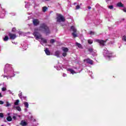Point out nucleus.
Masks as SVG:
<instances>
[{"label":"nucleus","instance_id":"nucleus-1","mask_svg":"<svg viewBox=\"0 0 126 126\" xmlns=\"http://www.w3.org/2000/svg\"><path fill=\"white\" fill-rule=\"evenodd\" d=\"M4 73H6L8 75H4V77H6L7 79L11 78V77H14L15 74H14V70L12 68V65L9 64H6L4 68Z\"/></svg>","mask_w":126,"mask_h":126},{"label":"nucleus","instance_id":"nucleus-2","mask_svg":"<svg viewBox=\"0 0 126 126\" xmlns=\"http://www.w3.org/2000/svg\"><path fill=\"white\" fill-rule=\"evenodd\" d=\"M39 29L40 31H42L43 33L46 34V35H49L51 34V30H50V28L47 26L46 23H43L40 25L39 27Z\"/></svg>","mask_w":126,"mask_h":126},{"label":"nucleus","instance_id":"nucleus-3","mask_svg":"<svg viewBox=\"0 0 126 126\" xmlns=\"http://www.w3.org/2000/svg\"><path fill=\"white\" fill-rule=\"evenodd\" d=\"M103 56L106 60L110 61L111 58H113V53L111 51H108L107 48H104L103 51Z\"/></svg>","mask_w":126,"mask_h":126},{"label":"nucleus","instance_id":"nucleus-4","mask_svg":"<svg viewBox=\"0 0 126 126\" xmlns=\"http://www.w3.org/2000/svg\"><path fill=\"white\" fill-rule=\"evenodd\" d=\"M57 22H63L65 21V19H64V17L63 16H62L61 14L57 13Z\"/></svg>","mask_w":126,"mask_h":126},{"label":"nucleus","instance_id":"nucleus-5","mask_svg":"<svg viewBox=\"0 0 126 126\" xmlns=\"http://www.w3.org/2000/svg\"><path fill=\"white\" fill-rule=\"evenodd\" d=\"M85 20L87 24H92L93 25V21L91 19V17H90V16L87 15L85 18Z\"/></svg>","mask_w":126,"mask_h":126},{"label":"nucleus","instance_id":"nucleus-6","mask_svg":"<svg viewBox=\"0 0 126 126\" xmlns=\"http://www.w3.org/2000/svg\"><path fill=\"white\" fill-rule=\"evenodd\" d=\"M4 16H5V10L1 8L0 4V18H4Z\"/></svg>","mask_w":126,"mask_h":126},{"label":"nucleus","instance_id":"nucleus-7","mask_svg":"<svg viewBox=\"0 0 126 126\" xmlns=\"http://www.w3.org/2000/svg\"><path fill=\"white\" fill-rule=\"evenodd\" d=\"M94 42L98 43L99 46H100L101 47L105 46V43H106V41L101 39H95Z\"/></svg>","mask_w":126,"mask_h":126},{"label":"nucleus","instance_id":"nucleus-8","mask_svg":"<svg viewBox=\"0 0 126 126\" xmlns=\"http://www.w3.org/2000/svg\"><path fill=\"white\" fill-rule=\"evenodd\" d=\"M33 36H34L36 40H38V39H41L42 38V35L38 32H34L33 33Z\"/></svg>","mask_w":126,"mask_h":126},{"label":"nucleus","instance_id":"nucleus-9","mask_svg":"<svg viewBox=\"0 0 126 126\" xmlns=\"http://www.w3.org/2000/svg\"><path fill=\"white\" fill-rule=\"evenodd\" d=\"M70 29L71 30H72V31L74 32H72V35L73 36V37L74 38H76V37H77V34H76V30L75 29V28H74V26H72L71 27H70Z\"/></svg>","mask_w":126,"mask_h":126},{"label":"nucleus","instance_id":"nucleus-10","mask_svg":"<svg viewBox=\"0 0 126 126\" xmlns=\"http://www.w3.org/2000/svg\"><path fill=\"white\" fill-rule=\"evenodd\" d=\"M21 46H22L20 47V48H21L22 51H26V50H27L28 48V46L25 42L23 43V44H21Z\"/></svg>","mask_w":126,"mask_h":126},{"label":"nucleus","instance_id":"nucleus-11","mask_svg":"<svg viewBox=\"0 0 126 126\" xmlns=\"http://www.w3.org/2000/svg\"><path fill=\"white\" fill-rule=\"evenodd\" d=\"M100 23H101V20L99 19H95L93 21V25H99Z\"/></svg>","mask_w":126,"mask_h":126},{"label":"nucleus","instance_id":"nucleus-12","mask_svg":"<svg viewBox=\"0 0 126 126\" xmlns=\"http://www.w3.org/2000/svg\"><path fill=\"white\" fill-rule=\"evenodd\" d=\"M48 43V41L47 40V39L43 38V37H41L40 38V44L41 45H44V44H47Z\"/></svg>","mask_w":126,"mask_h":126},{"label":"nucleus","instance_id":"nucleus-13","mask_svg":"<svg viewBox=\"0 0 126 126\" xmlns=\"http://www.w3.org/2000/svg\"><path fill=\"white\" fill-rule=\"evenodd\" d=\"M33 24L34 26H37V25H39L40 22L39 21V20L37 19H34L32 21Z\"/></svg>","mask_w":126,"mask_h":126},{"label":"nucleus","instance_id":"nucleus-14","mask_svg":"<svg viewBox=\"0 0 126 126\" xmlns=\"http://www.w3.org/2000/svg\"><path fill=\"white\" fill-rule=\"evenodd\" d=\"M84 62H86L87 63H89V64H93V61L90 60L89 58L85 59Z\"/></svg>","mask_w":126,"mask_h":126},{"label":"nucleus","instance_id":"nucleus-15","mask_svg":"<svg viewBox=\"0 0 126 126\" xmlns=\"http://www.w3.org/2000/svg\"><path fill=\"white\" fill-rule=\"evenodd\" d=\"M8 36L10 37V39H12V40H14L15 38H16V34H13L10 32L8 33Z\"/></svg>","mask_w":126,"mask_h":126},{"label":"nucleus","instance_id":"nucleus-16","mask_svg":"<svg viewBox=\"0 0 126 126\" xmlns=\"http://www.w3.org/2000/svg\"><path fill=\"white\" fill-rule=\"evenodd\" d=\"M55 68H56L57 70H61L63 68V65L59 64L57 65L54 66Z\"/></svg>","mask_w":126,"mask_h":126},{"label":"nucleus","instance_id":"nucleus-17","mask_svg":"<svg viewBox=\"0 0 126 126\" xmlns=\"http://www.w3.org/2000/svg\"><path fill=\"white\" fill-rule=\"evenodd\" d=\"M2 40L4 41V42H7V41L9 40V37H8V36L6 34L2 37Z\"/></svg>","mask_w":126,"mask_h":126},{"label":"nucleus","instance_id":"nucleus-18","mask_svg":"<svg viewBox=\"0 0 126 126\" xmlns=\"http://www.w3.org/2000/svg\"><path fill=\"white\" fill-rule=\"evenodd\" d=\"M44 51H45V54H46V55H47V56L51 55V51H50V50H49V49L48 48H45Z\"/></svg>","mask_w":126,"mask_h":126},{"label":"nucleus","instance_id":"nucleus-19","mask_svg":"<svg viewBox=\"0 0 126 126\" xmlns=\"http://www.w3.org/2000/svg\"><path fill=\"white\" fill-rule=\"evenodd\" d=\"M60 54H61V51H57L55 53V56H56V57L57 58H60L61 56H60Z\"/></svg>","mask_w":126,"mask_h":126},{"label":"nucleus","instance_id":"nucleus-20","mask_svg":"<svg viewBox=\"0 0 126 126\" xmlns=\"http://www.w3.org/2000/svg\"><path fill=\"white\" fill-rule=\"evenodd\" d=\"M88 51L91 53H92L93 54V53H96V51L94 50V49H93V48L92 47H90L88 49Z\"/></svg>","mask_w":126,"mask_h":126},{"label":"nucleus","instance_id":"nucleus-21","mask_svg":"<svg viewBox=\"0 0 126 126\" xmlns=\"http://www.w3.org/2000/svg\"><path fill=\"white\" fill-rule=\"evenodd\" d=\"M21 126H27V122H26V121H25L22 120L21 122Z\"/></svg>","mask_w":126,"mask_h":126},{"label":"nucleus","instance_id":"nucleus-22","mask_svg":"<svg viewBox=\"0 0 126 126\" xmlns=\"http://www.w3.org/2000/svg\"><path fill=\"white\" fill-rule=\"evenodd\" d=\"M62 51L64 52V53H67L68 52V48L64 47H62Z\"/></svg>","mask_w":126,"mask_h":126},{"label":"nucleus","instance_id":"nucleus-23","mask_svg":"<svg viewBox=\"0 0 126 126\" xmlns=\"http://www.w3.org/2000/svg\"><path fill=\"white\" fill-rule=\"evenodd\" d=\"M67 70V71H69V72H70L72 74H74V73H75V71H74L72 69L68 68Z\"/></svg>","mask_w":126,"mask_h":126},{"label":"nucleus","instance_id":"nucleus-24","mask_svg":"<svg viewBox=\"0 0 126 126\" xmlns=\"http://www.w3.org/2000/svg\"><path fill=\"white\" fill-rule=\"evenodd\" d=\"M117 6H118V7H124V4L122 3V2H119L117 3Z\"/></svg>","mask_w":126,"mask_h":126},{"label":"nucleus","instance_id":"nucleus-25","mask_svg":"<svg viewBox=\"0 0 126 126\" xmlns=\"http://www.w3.org/2000/svg\"><path fill=\"white\" fill-rule=\"evenodd\" d=\"M13 108H15L17 111H19V112H21V108H20V106H13Z\"/></svg>","mask_w":126,"mask_h":126},{"label":"nucleus","instance_id":"nucleus-26","mask_svg":"<svg viewBox=\"0 0 126 126\" xmlns=\"http://www.w3.org/2000/svg\"><path fill=\"white\" fill-rule=\"evenodd\" d=\"M24 105L25 107L27 108V109H28V108H29V104L28 103V102L25 101V102H24Z\"/></svg>","mask_w":126,"mask_h":126},{"label":"nucleus","instance_id":"nucleus-27","mask_svg":"<svg viewBox=\"0 0 126 126\" xmlns=\"http://www.w3.org/2000/svg\"><path fill=\"white\" fill-rule=\"evenodd\" d=\"M6 120L8 122H11V121H12V118H11V116H8L6 118Z\"/></svg>","mask_w":126,"mask_h":126},{"label":"nucleus","instance_id":"nucleus-28","mask_svg":"<svg viewBox=\"0 0 126 126\" xmlns=\"http://www.w3.org/2000/svg\"><path fill=\"white\" fill-rule=\"evenodd\" d=\"M47 10H48V7H47L46 6H44V7H42L43 12H46Z\"/></svg>","mask_w":126,"mask_h":126},{"label":"nucleus","instance_id":"nucleus-29","mask_svg":"<svg viewBox=\"0 0 126 126\" xmlns=\"http://www.w3.org/2000/svg\"><path fill=\"white\" fill-rule=\"evenodd\" d=\"M18 104H19V99H17L14 103V105H15V106H18Z\"/></svg>","mask_w":126,"mask_h":126},{"label":"nucleus","instance_id":"nucleus-30","mask_svg":"<svg viewBox=\"0 0 126 126\" xmlns=\"http://www.w3.org/2000/svg\"><path fill=\"white\" fill-rule=\"evenodd\" d=\"M91 3H92V1L91 0H88L86 2L87 5H91Z\"/></svg>","mask_w":126,"mask_h":126},{"label":"nucleus","instance_id":"nucleus-31","mask_svg":"<svg viewBox=\"0 0 126 126\" xmlns=\"http://www.w3.org/2000/svg\"><path fill=\"white\" fill-rule=\"evenodd\" d=\"M4 106H5V107H11V104L7 101L6 104H4Z\"/></svg>","mask_w":126,"mask_h":126},{"label":"nucleus","instance_id":"nucleus-32","mask_svg":"<svg viewBox=\"0 0 126 126\" xmlns=\"http://www.w3.org/2000/svg\"><path fill=\"white\" fill-rule=\"evenodd\" d=\"M122 41L126 42V34L122 36Z\"/></svg>","mask_w":126,"mask_h":126},{"label":"nucleus","instance_id":"nucleus-33","mask_svg":"<svg viewBox=\"0 0 126 126\" xmlns=\"http://www.w3.org/2000/svg\"><path fill=\"white\" fill-rule=\"evenodd\" d=\"M88 44H93V40L92 39H89L88 41Z\"/></svg>","mask_w":126,"mask_h":126},{"label":"nucleus","instance_id":"nucleus-34","mask_svg":"<svg viewBox=\"0 0 126 126\" xmlns=\"http://www.w3.org/2000/svg\"><path fill=\"white\" fill-rule=\"evenodd\" d=\"M95 7H96V8H98V9L102 8V7L101 6H100V5L99 4H96L95 5Z\"/></svg>","mask_w":126,"mask_h":126},{"label":"nucleus","instance_id":"nucleus-35","mask_svg":"<svg viewBox=\"0 0 126 126\" xmlns=\"http://www.w3.org/2000/svg\"><path fill=\"white\" fill-rule=\"evenodd\" d=\"M55 42H56V40L54 39H51L50 40V43L51 44H54V43H55Z\"/></svg>","mask_w":126,"mask_h":126},{"label":"nucleus","instance_id":"nucleus-36","mask_svg":"<svg viewBox=\"0 0 126 126\" xmlns=\"http://www.w3.org/2000/svg\"><path fill=\"white\" fill-rule=\"evenodd\" d=\"M108 7L109 9H114V6L113 5L108 6Z\"/></svg>","mask_w":126,"mask_h":126},{"label":"nucleus","instance_id":"nucleus-37","mask_svg":"<svg viewBox=\"0 0 126 126\" xmlns=\"http://www.w3.org/2000/svg\"><path fill=\"white\" fill-rule=\"evenodd\" d=\"M89 34L90 35H94L95 32L93 31H90Z\"/></svg>","mask_w":126,"mask_h":126},{"label":"nucleus","instance_id":"nucleus-38","mask_svg":"<svg viewBox=\"0 0 126 126\" xmlns=\"http://www.w3.org/2000/svg\"><path fill=\"white\" fill-rule=\"evenodd\" d=\"M67 55V54L66 53V52H64L62 54V56L63 57H66Z\"/></svg>","mask_w":126,"mask_h":126},{"label":"nucleus","instance_id":"nucleus-39","mask_svg":"<svg viewBox=\"0 0 126 126\" xmlns=\"http://www.w3.org/2000/svg\"><path fill=\"white\" fill-rule=\"evenodd\" d=\"M113 29H114V27H113V26L108 27V29L110 31H112V30Z\"/></svg>","mask_w":126,"mask_h":126},{"label":"nucleus","instance_id":"nucleus-40","mask_svg":"<svg viewBox=\"0 0 126 126\" xmlns=\"http://www.w3.org/2000/svg\"><path fill=\"white\" fill-rule=\"evenodd\" d=\"M18 96L21 99L22 98V93L19 94Z\"/></svg>","mask_w":126,"mask_h":126},{"label":"nucleus","instance_id":"nucleus-41","mask_svg":"<svg viewBox=\"0 0 126 126\" xmlns=\"http://www.w3.org/2000/svg\"><path fill=\"white\" fill-rule=\"evenodd\" d=\"M12 32H16V28H13L12 29Z\"/></svg>","mask_w":126,"mask_h":126},{"label":"nucleus","instance_id":"nucleus-42","mask_svg":"<svg viewBox=\"0 0 126 126\" xmlns=\"http://www.w3.org/2000/svg\"><path fill=\"white\" fill-rule=\"evenodd\" d=\"M18 34H19V35H23V32H21L20 31H19L18 32Z\"/></svg>","mask_w":126,"mask_h":126},{"label":"nucleus","instance_id":"nucleus-43","mask_svg":"<svg viewBox=\"0 0 126 126\" xmlns=\"http://www.w3.org/2000/svg\"><path fill=\"white\" fill-rule=\"evenodd\" d=\"M89 71V75L90 76H91V77L92 78H93V77H92V72H90V71Z\"/></svg>","mask_w":126,"mask_h":126},{"label":"nucleus","instance_id":"nucleus-44","mask_svg":"<svg viewBox=\"0 0 126 126\" xmlns=\"http://www.w3.org/2000/svg\"><path fill=\"white\" fill-rule=\"evenodd\" d=\"M1 90L3 92L6 90V88H4V87L2 88Z\"/></svg>","mask_w":126,"mask_h":126},{"label":"nucleus","instance_id":"nucleus-45","mask_svg":"<svg viewBox=\"0 0 126 126\" xmlns=\"http://www.w3.org/2000/svg\"><path fill=\"white\" fill-rule=\"evenodd\" d=\"M8 92L9 93V94H11V95H13V93H12V92L10 90H8Z\"/></svg>","mask_w":126,"mask_h":126},{"label":"nucleus","instance_id":"nucleus-46","mask_svg":"<svg viewBox=\"0 0 126 126\" xmlns=\"http://www.w3.org/2000/svg\"><path fill=\"white\" fill-rule=\"evenodd\" d=\"M80 8V6L79 5H77L76 7V9H79Z\"/></svg>","mask_w":126,"mask_h":126},{"label":"nucleus","instance_id":"nucleus-47","mask_svg":"<svg viewBox=\"0 0 126 126\" xmlns=\"http://www.w3.org/2000/svg\"><path fill=\"white\" fill-rule=\"evenodd\" d=\"M4 116H3V114L0 113V118H3Z\"/></svg>","mask_w":126,"mask_h":126},{"label":"nucleus","instance_id":"nucleus-48","mask_svg":"<svg viewBox=\"0 0 126 126\" xmlns=\"http://www.w3.org/2000/svg\"><path fill=\"white\" fill-rule=\"evenodd\" d=\"M22 98L24 99L26 101H27V97L26 96H23Z\"/></svg>","mask_w":126,"mask_h":126},{"label":"nucleus","instance_id":"nucleus-49","mask_svg":"<svg viewBox=\"0 0 126 126\" xmlns=\"http://www.w3.org/2000/svg\"><path fill=\"white\" fill-rule=\"evenodd\" d=\"M12 119H13V120H14V121H15V120H16V116H13L12 117Z\"/></svg>","mask_w":126,"mask_h":126},{"label":"nucleus","instance_id":"nucleus-50","mask_svg":"<svg viewBox=\"0 0 126 126\" xmlns=\"http://www.w3.org/2000/svg\"><path fill=\"white\" fill-rule=\"evenodd\" d=\"M26 8H29V5L27 4L25 5Z\"/></svg>","mask_w":126,"mask_h":126},{"label":"nucleus","instance_id":"nucleus-51","mask_svg":"<svg viewBox=\"0 0 126 126\" xmlns=\"http://www.w3.org/2000/svg\"><path fill=\"white\" fill-rule=\"evenodd\" d=\"M63 77H66V74H65V73H63Z\"/></svg>","mask_w":126,"mask_h":126},{"label":"nucleus","instance_id":"nucleus-52","mask_svg":"<svg viewBox=\"0 0 126 126\" xmlns=\"http://www.w3.org/2000/svg\"><path fill=\"white\" fill-rule=\"evenodd\" d=\"M3 103H4L3 101H2L1 100H0V105H3Z\"/></svg>","mask_w":126,"mask_h":126},{"label":"nucleus","instance_id":"nucleus-53","mask_svg":"<svg viewBox=\"0 0 126 126\" xmlns=\"http://www.w3.org/2000/svg\"><path fill=\"white\" fill-rule=\"evenodd\" d=\"M76 45H77V46H78V47H79V46H80V44L78 43V42H76Z\"/></svg>","mask_w":126,"mask_h":126},{"label":"nucleus","instance_id":"nucleus-54","mask_svg":"<svg viewBox=\"0 0 126 126\" xmlns=\"http://www.w3.org/2000/svg\"><path fill=\"white\" fill-rule=\"evenodd\" d=\"M111 0H105L106 2H107V3H109V1H110Z\"/></svg>","mask_w":126,"mask_h":126},{"label":"nucleus","instance_id":"nucleus-55","mask_svg":"<svg viewBox=\"0 0 126 126\" xmlns=\"http://www.w3.org/2000/svg\"><path fill=\"white\" fill-rule=\"evenodd\" d=\"M12 43L15 44V45H17V42H13V41H12Z\"/></svg>","mask_w":126,"mask_h":126},{"label":"nucleus","instance_id":"nucleus-56","mask_svg":"<svg viewBox=\"0 0 126 126\" xmlns=\"http://www.w3.org/2000/svg\"><path fill=\"white\" fill-rule=\"evenodd\" d=\"M88 8L89 9H91V6H88Z\"/></svg>","mask_w":126,"mask_h":126},{"label":"nucleus","instance_id":"nucleus-57","mask_svg":"<svg viewBox=\"0 0 126 126\" xmlns=\"http://www.w3.org/2000/svg\"><path fill=\"white\" fill-rule=\"evenodd\" d=\"M11 14H12V15L13 16H14V15H16L15 13H11Z\"/></svg>","mask_w":126,"mask_h":126},{"label":"nucleus","instance_id":"nucleus-58","mask_svg":"<svg viewBox=\"0 0 126 126\" xmlns=\"http://www.w3.org/2000/svg\"><path fill=\"white\" fill-rule=\"evenodd\" d=\"M2 97V95H1V93H0V98H1Z\"/></svg>","mask_w":126,"mask_h":126},{"label":"nucleus","instance_id":"nucleus-59","mask_svg":"<svg viewBox=\"0 0 126 126\" xmlns=\"http://www.w3.org/2000/svg\"><path fill=\"white\" fill-rule=\"evenodd\" d=\"M27 111H28L27 108H25V112H27Z\"/></svg>","mask_w":126,"mask_h":126},{"label":"nucleus","instance_id":"nucleus-60","mask_svg":"<svg viewBox=\"0 0 126 126\" xmlns=\"http://www.w3.org/2000/svg\"><path fill=\"white\" fill-rule=\"evenodd\" d=\"M77 4V3H76V2H74V3H73L74 5H76Z\"/></svg>","mask_w":126,"mask_h":126},{"label":"nucleus","instance_id":"nucleus-61","mask_svg":"<svg viewBox=\"0 0 126 126\" xmlns=\"http://www.w3.org/2000/svg\"><path fill=\"white\" fill-rule=\"evenodd\" d=\"M124 12H126V9H124Z\"/></svg>","mask_w":126,"mask_h":126},{"label":"nucleus","instance_id":"nucleus-62","mask_svg":"<svg viewBox=\"0 0 126 126\" xmlns=\"http://www.w3.org/2000/svg\"><path fill=\"white\" fill-rule=\"evenodd\" d=\"M51 0H45V1H50Z\"/></svg>","mask_w":126,"mask_h":126},{"label":"nucleus","instance_id":"nucleus-63","mask_svg":"<svg viewBox=\"0 0 126 126\" xmlns=\"http://www.w3.org/2000/svg\"><path fill=\"white\" fill-rule=\"evenodd\" d=\"M111 38H112V39H115V37H113V36H111Z\"/></svg>","mask_w":126,"mask_h":126},{"label":"nucleus","instance_id":"nucleus-64","mask_svg":"<svg viewBox=\"0 0 126 126\" xmlns=\"http://www.w3.org/2000/svg\"><path fill=\"white\" fill-rule=\"evenodd\" d=\"M9 115H10V113H8V116H9Z\"/></svg>","mask_w":126,"mask_h":126}]
</instances>
